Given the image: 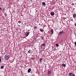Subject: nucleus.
Returning a JSON list of instances; mask_svg holds the SVG:
<instances>
[{
    "mask_svg": "<svg viewBox=\"0 0 76 76\" xmlns=\"http://www.w3.org/2000/svg\"><path fill=\"white\" fill-rule=\"evenodd\" d=\"M10 57V56L9 55H6L4 56V58L5 60H8Z\"/></svg>",
    "mask_w": 76,
    "mask_h": 76,
    "instance_id": "nucleus-1",
    "label": "nucleus"
},
{
    "mask_svg": "<svg viewBox=\"0 0 76 76\" xmlns=\"http://www.w3.org/2000/svg\"><path fill=\"white\" fill-rule=\"evenodd\" d=\"M48 72V75H50L51 74V71L50 70H49Z\"/></svg>",
    "mask_w": 76,
    "mask_h": 76,
    "instance_id": "nucleus-2",
    "label": "nucleus"
},
{
    "mask_svg": "<svg viewBox=\"0 0 76 76\" xmlns=\"http://www.w3.org/2000/svg\"><path fill=\"white\" fill-rule=\"evenodd\" d=\"M29 32H26L25 33V35L26 37H28L29 35Z\"/></svg>",
    "mask_w": 76,
    "mask_h": 76,
    "instance_id": "nucleus-3",
    "label": "nucleus"
},
{
    "mask_svg": "<svg viewBox=\"0 0 76 76\" xmlns=\"http://www.w3.org/2000/svg\"><path fill=\"white\" fill-rule=\"evenodd\" d=\"M69 76H75V75L74 74L72 73H70L69 74Z\"/></svg>",
    "mask_w": 76,
    "mask_h": 76,
    "instance_id": "nucleus-4",
    "label": "nucleus"
},
{
    "mask_svg": "<svg viewBox=\"0 0 76 76\" xmlns=\"http://www.w3.org/2000/svg\"><path fill=\"white\" fill-rule=\"evenodd\" d=\"M50 14L51 15V16H54V15H55L54 12H50Z\"/></svg>",
    "mask_w": 76,
    "mask_h": 76,
    "instance_id": "nucleus-5",
    "label": "nucleus"
},
{
    "mask_svg": "<svg viewBox=\"0 0 76 76\" xmlns=\"http://www.w3.org/2000/svg\"><path fill=\"white\" fill-rule=\"evenodd\" d=\"M50 32H51V34H54V31H53V29H51Z\"/></svg>",
    "mask_w": 76,
    "mask_h": 76,
    "instance_id": "nucleus-6",
    "label": "nucleus"
},
{
    "mask_svg": "<svg viewBox=\"0 0 76 76\" xmlns=\"http://www.w3.org/2000/svg\"><path fill=\"white\" fill-rule=\"evenodd\" d=\"M31 72V68L28 69V73H30Z\"/></svg>",
    "mask_w": 76,
    "mask_h": 76,
    "instance_id": "nucleus-7",
    "label": "nucleus"
},
{
    "mask_svg": "<svg viewBox=\"0 0 76 76\" xmlns=\"http://www.w3.org/2000/svg\"><path fill=\"white\" fill-rule=\"evenodd\" d=\"M43 58H40L39 59V61L41 63L42 62V60H43Z\"/></svg>",
    "mask_w": 76,
    "mask_h": 76,
    "instance_id": "nucleus-8",
    "label": "nucleus"
},
{
    "mask_svg": "<svg viewBox=\"0 0 76 76\" xmlns=\"http://www.w3.org/2000/svg\"><path fill=\"white\" fill-rule=\"evenodd\" d=\"M42 5L43 6H45L46 4L45 3V2H44L42 3Z\"/></svg>",
    "mask_w": 76,
    "mask_h": 76,
    "instance_id": "nucleus-9",
    "label": "nucleus"
},
{
    "mask_svg": "<svg viewBox=\"0 0 76 76\" xmlns=\"http://www.w3.org/2000/svg\"><path fill=\"white\" fill-rule=\"evenodd\" d=\"M64 33V32L63 31H61L59 33V35H61L62 34H63Z\"/></svg>",
    "mask_w": 76,
    "mask_h": 76,
    "instance_id": "nucleus-10",
    "label": "nucleus"
},
{
    "mask_svg": "<svg viewBox=\"0 0 76 76\" xmlns=\"http://www.w3.org/2000/svg\"><path fill=\"white\" fill-rule=\"evenodd\" d=\"M41 46H42V47H43V46H45V44L43 43V44H41Z\"/></svg>",
    "mask_w": 76,
    "mask_h": 76,
    "instance_id": "nucleus-11",
    "label": "nucleus"
},
{
    "mask_svg": "<svg viewBox=\"0 0 76 76\" xmlns=\"http://www.w3.org/2000/svg\"><path fill=\"white\" fill-rule=\"evenodd\" d=\"M73 18H76V15L75 14H74L73 15Z\"/></svg>",
    "mask_w": 76,
    "mask_h": 76,
    "instance_id": "nucleus-12",
    "label": "nucleus"
},
{
    "mask_svg": "<svg viewBox=\"0 0 76 76\" xmlns=\"http://www.w3.org/2000/svg\"><path fill=\"white\" fill-rule=\"evenodd\" d=\"M3 68H4V66L2 65L1 66V69H3Z\"/></svg>",
    "mask_w": 76,
    "mask_h": 76,
    "instance_id": "nucleus-13",
    "label": "nucleus"
},
{
    "mask_svg": "<svg viewBox=\"0 0 76 76\" xmlns=\"http://www.w3.org/2000/svg\"><path fill=\"white\" fill-rule=\"evenodd\" d=\"M40 31H41V32H42L43 31H44V30H43V29H40Z\"/></svg>",
    "mask_w": 76,
    "mask_h": 76,
    "instance_id": "nucleus-14",
    "label": "nucleus"
},
{
    "mask_svg": "<svg viewBox=\"0 0 76 76\" xmlns=\"http://www.w3.org/2000/svg\"><path fill=\"white\" fill-rule=\"evenodd\" d=\"M62 65L63 67H66V65L64 64H62Z\"/></svg>",
    "mask_w": 76,
    "mask_h": 76,
    "instance_id": "nucleus-15",
    "label": "nucleus"
},
{
    "mask_svg": "<svg viewBox=\"0 0 76 76\" xmlns=\"http://www.w3.org/2000/svg\"><path fill=\"white\" fill-rule=\"evenodd\" d=\"M31 53V50H29L28 51V53Z\"/></svg>",
    "mask_w": 76,
    "mask_h": 76,
    "instance_id": "nucleus-16",
    "label": "nucleus"
},
{
    "mask_svg": "<svg viewBox=\"0 0 76 76\" xmlns=\"http://www.w3.org/2000/svg\"><path fill=\"white\" fill-rule=\"evenodd\" d=\"M56 46L58 47L59 46L58 44H56Z\"/></svg>",
    "mask_w": 76,
    "mask_h": 76,
    "instance_id": "nucleus-17",
    "label": "nucleus"
},
{
    "mask_svg": "<svg viewBox=\"0 0 76 76\" xmlns=\"http://www.w3.org/2000/svg\"><path fill=\"white\" fill-rule=\"evenodd\" d=\"M18 22L19 23H21V21L20 20H19L18 21Z\"/></svg>",
    "mask_w": 76,
    "mask_h": 76,
    "instance_id": "nucleus-18",
    "label": "nucleus"
},
{
    "mask_svg": "<svg viewBox=\"0 0 76 76\" xmlns=\"http://www.w3.org/2000/svg\"><path fill=\"white\" fill-rule=\"evenodd\" d=\"M34 28H35V29H37V27L36 26H34Z\"/></svg>",
    "mask_w": 76,
    "mask_h": 76,
    "instance_id": "nucleus-19",
    "label": "nucleus"
},
{
    "mask_svg": "<svg viewBox=\"0 0 76 76\" xmlns=\"http://www.w3.org/2000/svg\"><path fill=\"white\" fill-rule=\"evenodd\" d=\"M72 6H73L74 5V4L73 3H72Z\"/></svg>",
    "mask_w": 76,
    "mask_h": 76,
    "instance_id": "nucleus-20",
    "label": "nucleus"
},
{
    "mask_svg": "<svg viewBox=\"0 0 76 76\" xmlns=\"http://www.w3.org/2000/svg\"><path fill=\"white\" fill-rule=\"evenodd\" d=\"M1 59H0V63H1Z\"/></svg>",
    "mask_w": 76,
    "mask_h": 76,
    "instance_id": "nucleus-21",
    "label": "nucleus"
},
{
    "mask_svg": "<svg viewBox=\"0 0 76 76\" xmlns=\"http://www.w3.org/2000/svg\"><path fill=\"white\" fill-rule=\"evenodd\" d=\"M75 26H76V23H75Z\"/></svg>",
    "mask_w": 76,
    "mask_h": 76,
    "instance_id": "nucleus-22",
    "label": "nucleus"
},
{
    "mask_svg": "<svg viewBox=\"0 0 76 76\" xmlns=\"http://www.w3.org/2000/svg\"><path fill=\"white\" fill-rule=\"evenodd\" d=\"M2 9H1V7H0V10H1Z\"/></svg>",
    "mask_w": 76,
    "mask_h": 76,
    "instance_id": "nucleus-23",
    "label": "nucleus"
},
{
    "mask_svg": "<svg viewBox=\"0 0 76 76\" xmlns=\"http://www.w3.org/2000/svg\"><path fill=\"white\" fill-rule=\"evenodd\" d=\"M32 58L33 59V60H35V58Z\"/></svg>",
    "mask_w": 76,
    "mask_h": 76,
    "instance_id": "nucleus-24",
    "label": "nucleus"
},
{
    "mask_svg": "<svg viewBox=\"0 0 76 76\" xmlns=\"http://www.w3.org/2000/svg\"><path fill=\"white\" fill-rule=\"evenodd\" d=\"M61 54H60V56H61Z\"/></svg>",
    "mask_w": 76,
    "mask_h": 76,
    "instance_id": "nucleus-25",
    "label": "nucleus"
},
{
    "mask_svg": "<svg viewBox=\"0 0 76 76\" xmlns=\"http://www.w3.org/2000/svg\"><path fill=\"white\" fill-rule=\"evenodd\" d=\"M23 16V15H21V16Z\"/></svg>",
    "mask_w": 76,
    "mask_h": 76,
    "instance_id": "nucleus-26",
    "label": "nucleus"
},
{
    "mask_svg": "<svg viewBox=\"0 0 76 76\" xmlns=\"http://www.w3.org/2000/svg\"><path fill=\"white\" fill-rule=\"evenodd\" d=\"M30 1H32V0H30Z\"/></svg>",
    "mask_w": 76,
    "mask_h": 76,
    "instance_id": "nucleus-27",
    "label": "nucleus"
},
{
    "mask_svg": "<svg viewBox=\"0 0 76 76\" xmlns=\"http://www.w3.org/2000/svg\"><path fill=\"white\" fill-rule=\"evenodd\" d=\"M5 15H6V13H5Z\"/></svg>",
    "mask_w": 76,
    "mask_h": 76,
    "instance_id": "nucleus-28",
    "label": "nucleus"
},
{
    "mask_svg": "<svg viewBox=\"0 0 76 76\" xmlns=\"http://www.w3.org/2000/svg\"><path fill=\"white\" fill-rule=\"evenodd\" d=\"M0 59H1V58H0Z\"/></svg>",
    "mask_w": 76,
    "mask_h": 76,
    "instance_id": "nucleus-29",
    "label": "nucleus"
}]
</instances>
